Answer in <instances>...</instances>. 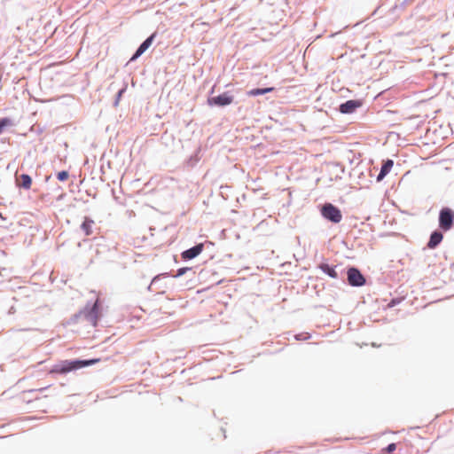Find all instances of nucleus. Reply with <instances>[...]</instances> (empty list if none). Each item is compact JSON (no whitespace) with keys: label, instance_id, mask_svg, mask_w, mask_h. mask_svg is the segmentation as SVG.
I'll return each mask as SVG.
<instances>
[{"label":"nucleus","instance_id":"4","mask_svg":"<svg viewBox=\"0 0 454 454\" xmlns=\"http://www.w3.org/2000/svg\"><path fill=\"white\" fill-rule=\"evenodd\" d=\"M454 227V210L450 207H442L438 215V228L447 232Z\"/></svg>","mask_w":454,"mask_h":454},{"label":"nucleus","instance_id":"21","mask_svg":"<svg viewBox=\"0 0 454 454\" xmlns=\"http://www.w3.org/2000/svg\"><path fill=\"white\" fill-rule=\"evenodd\" d=\"M191 270H192L191 267H181V268L176 270L175 274H172L170 272V276L169 277L177 278H180V277L184 276V274H186L188 271H191Z\"/></svg>","mask_w":454,"mask_h":454},{"label":"nucleus","instance_id":"26","mask_svg":"<svg viewBox=\"0 0 454 454\" xmlns=\"http://www.w3.org/2000/svg\"><path fill=\"white\" fill-rule=\"evenodd\" d=\"M336 166L340 168L341 173H344L345 168L343 165H341L340 163H336Z\"/></svg>","mask_w":454,"mask_h":454},{"label":"nucleus","instance_id":"13","mask_svg":"<svg viewBox=\"0 0 454 454\" xmlns=\"http://www.w3.org/2000/svg\"><path fill=\"white\" fill-rule=\"evenodd\" d=\"M32 185V177L30 175L22 173L20 176H16V186L19 189L29 190Z\"/></svg>","mask_w":454,"mask_h":454},{"label":"nucleus","instance_id":"2","mask_svg":"<svg viewBox=\"0 0 454 454\" xmlns=\"http://www.w3.org/2000/svg\"><path fill=\"white\" fill-rule=\"evenodd\" d=\"M83 317L94 327H97L102 317V303L98 298L95 301H88L83 309H82Z\"/></svg>","mask_w":454,"mask_h":454},{"label":"nucleus","instance_id":"31","mask_svg":"<svg viewBox=\"0 0 454 454\" xmlns=\"http://www.w3.org/2000/svg\"><path fill=\"white\" fill-rule=\"evenodd\" d=\"M51 178L50 176H46V181H48Z\"/></svg>","mask_w":454,"mask_h":454},{"label":"nucleus","instance_id":"23","mask_svg":"<svg viewBox=\"0 0 454 454\" xmlns=\"http://www.w3.org/2000/svg\"><path fill=\"white\" fill-rule=\"evenodd\" d=\"M311 336H312L311 333L303 332V333H296L294 335V339L296 340H308L311 338Z\"/></svg>","mask_w":454,"mask_h":454},{"label":"nucleus","instance_id":"7","mask_svg":"<svg viewBox=\"0 0 454 454\" xmlns=\"http://www.w3.org/2000/svg\"><path fill=\"white\" fill-rule=\"evenodd\" d=\"M364 104V101L362 98L348 99L340 103L337 107V111L341 114H353L361 108Z\"/></svg>","mask_w":454,"mask_h":454},{"label":"nucleus","instance_id":"20","mask_svg":"<svg viewBox=\"0 0 454 454\" xmlns=\"http://www.w3.org/2000/svg\"><path fill=\"white\" fill-rule=\"evenodd\" d=\"M82 317H83V314L82 310L80 309L78 312L74 313L69 317V319L67 321V325H72L77 324Z\"/></svg>","mask_w":454,"mask_h":454},{"label":"nucleus","instance_id":"8","mask_svg":"<svg viewBox=\"0 0 454 454\" xmlns=\"http://www.w3.org/2000/svg\"><path fill=\"white\" fill-rule=\"evenodd\" d=\"M157 36V32L152 33L147 38H145L134 51L132 56L129 58V62H134L137 60L153 44L154 39Z\"/></svg>","mask_w":454,"mask_h":454},{"label":"nucleus","instance_id":"9","mask_svg":"<svg viewBox=\"0 0 454 454\" xmlns=\"http://www.w3.org/2000/svg\"><path fill=\"white\" fill-rule=\"evenodd\" d=\"M204 250V243H197L193 247L184 250L181 253V258L184 262L191 261L199 256Z\"/></svg>","mask_w":454,"mask_h":454},{"label":"nucleus","instance_id":"5","mask_svg":"<svg viewBox=\"0 0 454 454\" xmlns=\"http://www.w3.org/2000/svg\"><path fill=\"white\" fill-rule=\"evenodd\" d=\"M320 214L324 219L334 224L340 223L342 220L341 210L330 202L322 205Z\"/></svg>","mask_w":454,"mask_h":454},{"label":"nucleus","instance_id":"6","mask_svg":"<svg viewBox=\"0 0 454 454\" xmlns=\"http://www.w3.org/2000/svg\"><path fill=\"white\" fill-rule=\"evenodd\" d=\"M347 282L350 286L361 287L366 284V278L362 271L356 266H348L346 269Z\"/></svg>","mask_w":454,"mask_h":454},{"label":"nucleus","instance_id":"25","mask_svg":"<svg viewBox=\"0 0 454 454\" xmlns=\"http://www.w3.org/2000/svg\"><path fill=\"white\" fill-rule=\"evenodd\" d=\"M403 299L399 298V297H394V298H391V300L389 301V302L387 303V307L388 308H394L395 307L396 305H398L401 301H402Z\"/></svg>","mask_w":454,"mask_h":454},{"label":"nucleus","instance_id":"30","mask_svg":"<svg viewBox=\"0 0 454 454\" xmlns=\"http://www.w3.org/2000/svg\"><path fill=\"white\" fill-rule=\"evenodd\" d=\"M406 2H407V0H404V1L403 2L402 5L406 4Z\"/></svg>","mask_w":454,"mask_h":454},{"label":"nucleus","instance_id":"24","mask_svg":"<svg viewBox=\"0 0 454 454\" xmlns=\"http://www.w3.org/2000/svg\"><path fill=\"white\" fill-rule=\"evenodd\" d=\"M396 446L397 445L395 442H391V443L387 444V447L383 448L381 450V452L383 454H390L396 450Z\"/></svg>","mask_w":454,"mask_h":454},{"label":"nucleus","instance_id":"28","mask_svg":"<svg viewBox=\"0 0 454 454\" xmlns=\"http://www.w3.org/2000/svg\"><path fill=\"white\" fill-rule=\"evenodd\" d=\"M47 387H41V388L37 389V391H39V392H43V391H44L45 389H47ZM34 391H36V389H32V390H30V392H34Z\"/></svg>","mask_w":454,"mask_h":454},{"label":"nucleus","instance_id":"16","mask_svg":"<svg viewBox=\"0 0 454 454\" xmlns=\"http://www.w3.org/2000/svg\"><path fill=\"white\" fill-rule=\"evenodd\" d=\"M170 276V272H164V273H160L156 276H154L152 280H151V283L149 284V286H147V290L149 292H152L153 291V288L156 285H158V282L160 281L161 279L163 278H168Z\"/></svg>","mask_w":454,"mask_h":454},{"label":"nucleus","instance_id":"12","mask_svg":"<svg viewBox=\"0 0 454 454\" xmlns=\"http://www.w3.org/2000/svg\"><path fill=\"white\" fill-rule=\"evenodd\" d=\"M317 268L320 269L325 275H327L331 278L337 279L339 278V274L336 270V266L328 263L326 261L321 262L318 264Z\"/></svg>","mask_w":454,"mask_h":454},{"label":"nucleus","instance_id":"22","mask_svg":"<svg viewBox=\"0 0 454 454\" xmlns=\"http://www.w3.org/2000/svg\"><path fill=\"white\" fill-rule=\"evenodd\" d=\"M56 177L59 182H65L69 177V172L67 170L59 171L56 175Z\"/></svg>","mask_w":454,"mask_h":454},{"label":"nucleus","instance_id":"1","mask_svg":"<svg viewBox=\"0 0 454 454\" xmlns=\"http://www.w3.org/2000/svg\"><path fill=\"white\" fill-rule=\"evenodd\" d=\"M100 358H74L62 360L55 364L50 370L51 374H61L65 375L71 372H75L79 369L94 365L100 362Z\"/></svg>","mask_w":454,"mask_h":454},{"label":"nucleus","instance_id":"3","mask_svg":"<svg viewBox=\"0 0 454 454\" xmlns=\"http://www.w3.org/2000/svg\"><path fill=\"white\" fill-rule=\"evenodd\" d=\"M215 87V86L214 85L208 91V97L207 99V104L210 107L223 108L233 103L234 95L231 91L227 90L218 95H214Z\"/></svg>","mask_w":454,"mask_h":454},{"label":"nucleus","instance_id":"10","mask_svg":"<svg viewBox=\"0 0 454 454\" xmlns=\"http://www.w3.org/2000/svg\"><path fill=\"white\" fill-rule=\"evenodd\" d=\"M443 232L439 228L431 232L427 247L429 249L436 248L443 239Z\"/></svg>","mask_w":454,"mask_h":454},{"label":"nucleus","instance_id":"29","mask_svg":"<svg viewBox=\"0 0 454 454\" xmlns=\"http://www.w3.org/2000/svg\"><path fill=\"white\" fill-rule=\"evenodd\" d=\"M64 195H65V194H61V195H59V198H58V200H62V199H63V197H64Z\"/></svg>","mask_w":454,"mask_h":454},{"label":"nucleus","instance_id":"14","mask_svg":"<svg viewBox=\"0 0 454 454\" xmlns=\"http://www.w3.org/2000/svg\"><path fill=\"white\" fill-rule=\"evenodd\" d=\"M95 224L94 220L90 216L85 215L80 225L81 231L85 236H90L93 234V226Z\"/></svg>","mask_w":454,"mask_h":454},{"label":"nucleus","instance_id":"27","mask_svg":"<svg viewBox=\"0 0 454 454\" xmlns=\"http://www.w3.org/2000/svg\"><path fill=\"white\" fill-rule=\"evenodd\" d=\"M163 287H165V285H162V284L160 283V281H159V282H158V285H156V286H154V288H155V289H160V288H163Z\"/></svg>","mask_w":454,"mask_h":454},{"label":"nucleus","instance_id":"15","mask_svg":"<svg viewBox=\"0 0 454 454\" xmlns=\"http://www.w3.org/2000/svg\"><path fill=\"white\" fill-rule=\"evenodd\" d=\"M276 90L275 87H263V88H254L247 91V95L249 97L263 96L267 93L272 92Z\"/></svg>","mask_w":454,"mask_h":454},{"label":"nucleus","instance_id":"18","mask_svg":"<svg viewBox=\"0 0 454 454\" xmlns=\"http://www.w3.org/2000/svg\"><path fill=\"white\" fill-rule=\"evenodd\" d=\"M200 149L198 148L186 160V164L189 167H194L200 160Z\"/></svg>","mask_w":454,"mask_h":454},{"label":"nucleus","instance_id":"19","mask_svg":"<svg viewBox=\"0 0 454 454\" xmlns=\"http://www.w3.org/2000/svg\"><path fill=\"white\" fill-rule=\"evenodd\" d=\"M127 88H128V84L123 83L122 87L117 91V93L115 94V97H114V104H113L114 106H117L119 105V102H120L121 98H122L123 94L126 92Z\"/></svg>","mask_w":454,"mask_h":454},{"label":"nucleus","instance_id":"11","mask_svg":"<svg viewBox=\"0 0 454 454\" xmlns=\"http://www.w3.org/2000/svg\"><path fill=\"white\" fill-rule=\"evenodd\" d=\"M394 166V160L391 159H386L382 161L379 174L376 176V181H382L391 171Z\"/></svg>","mask_w":454,"mask_h":454},{"label":"nucleus","instance_id":"17","mask_svg":"<svg viewBox=\"0 0 454 454\" xmlns=\"http://www.w3.org/2000/svg\"><path fill=\"white\" fill-rule=\"evenodd\" d=\"M14 125V121L11 117L5 116L0 118V135L4 133V131Z\"/></svg>","mask_w":454,"mask_h":454}]
</instances>
